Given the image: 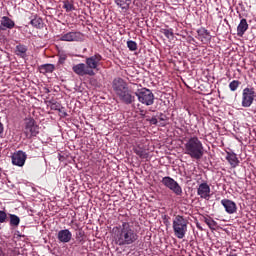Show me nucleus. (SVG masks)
Here are the masks:
<instances>
[{"instance_id":"obj_1","label":"nucleus","mask_w":256,"mask_h":256,"mask_svg":"<svg viewBox=\"0 0 256 256\" xmlns=\"http://www.w3.org/2000/svg\"><path fill=\"white\" fill-rule=\"evenodd\" d=\"M112 235L116 245L119 247H127L135 245L139 241V232L135 226L129 222H122L112 229Z\"/></svg>"},{"instance_id":"obj_2","label":"nucleus","mask_w":256,"mask_h":256,"mask_svg":"<svg viewBox=\"0 0 256 256\" xmlns=\"http://www.w3.org/2000/svg\"><path fill=\"white\" fill-rule=\"evenodd\" d=\"M103 61V56L101 54L96 53L93 56L87 57L85 59V63L75 64L72 67L73 73L78 75V77H95V71H99V65Z\"/></svg>"},{"instance_id":"obj_3","label":"nucleus","mask_w":256,"mask_h":256,"mask_svg":"<svg viewBox=\"0 0 256 256\" xmlns=\"http://www.w3.org/2000/svg\"><path fill=\"white\" fill-rule=\"evenodd\" d=\"M112 89L121 103H124L125 105H132L135 101L133 91L129 89V84H127L123 78H115L112 82Z\"/></svg>"},{"instance_id":"obj_4","label":"nucleus","mask_w":256,"mask_h":256,"mask_svg":"<svg viewBox=\"0 0 256 256\" xmlns=\"http://www.w3.org/2000/svg\"><path fill=\"white\" fill-rule=\"evenodd\" d=\"M184 153L185 155H189V157L195 161H201L203 155H205L203 142H201L197 136L190 137L184 144Z\"/></svg>"},{"instance_id":"obj_5","label":"nucleus","mask_w":256,"mask_h":256,"mask_svg":"<svg viewBox=\"0 0 256 256\" xmlns=\"http://www.w3.org/2000/svg\"><path fill=\"white\" fill-rule=\"evenodd\" d=\"M189 220L182 215H175L172 221V228L177 239H184L187 235Z\"/></svg>"},{"instance_id":"obj_6","label":"nucleus","mask_w":256,"mask_h":256,"mask_svg":"<svg viewBox=\"0 0 256 256\" xmlns=\"http://www.w3.org/2000/svg\"><path fill=\"white\" fill-rule=\"evenodd\" d=\"M39 129V124H37L35 118L27 117L24 119L22 131L26 139H33V137H37Z\"/></svg>"},{"instance_id":"obj_7","label":"nucleus","mask_w":256,"mask_h":256,"mask_svg":"<svg viewBox=\"0 0 256 256\" xmlns=\"http://www.w3.org/2000/svg\"><path fill=\"white\" fill-rule=\"evenodd\" d=\"M136 97H138V101L142 103V105L151 106L155 103V94L150 89L141 88L137 92H135Z\"/></svg>"},{"instance_id":"obj_8","label":"nucleus","mask_w":256,"mask_h":256,"mask_svg":"<svg viewBox=\"0 0 256 256\" xmlns=\"http://www.w3.org/2000/svg\"><path fill=\"white\" fill-rule=\"evenodd\" d=\"M255 99H256L255 88L246 87L242 91L241 106L245 108H249L251 107V105H253V101H255Z\"/></svg>"},{"instance_id":"obj_9","label":"nucleus","mask_w":256,"mask_h":256,"mask_svg":"<svg viewBox=\"0 0 256 256\" xmlns=\"http://www.w3.org/2000/svg\"><path fill=\"white\" fill-rule=\"evenodd\" d=\"M161 183L164 185V187L170 189V191H172V193H174L178 197H181V195H183V188H181V185H179V183L175 181V179L166 176L162 178Z\"/></svg>"},{"instance_id":"obj_10","label":"nucleus","mask_w":256,"mask_h":256,"mask_svg":"<svg viewBox=\"0 0 256 256\" xmlns=\"http://www.w3.org/2000/svg\"><path fill=\"white\" fill-rule=\"evenodd\" d=\"M83 33L72 31L63 33L59 36V41H66V42H75V41H83Z\"/></svg>"},{"instance_id":"obj_11","label":"nucleus","mask_w":256,"mask_h":256,"mask_svg":"<svg viewBox=\"0 0 256 256\" xmlns=\"http://www.w3.org/2000/svg\"><path fill=\"white\" fill-rule=\"evenodd\" d=\"M197 196L200 197V199H206V201L211 199V187L207 182L198 185Z\"/></svg>"},{"instance_id":"obj_12","label":"nucleus","mask_w":256,"mask_h":256,"mask_svg":"<svg viewBox=\"0 0 256 256\" xmlns=\"http://www.w3.org/2000/svg\"><path fill=\"white\" fill-rule=\"evenodd\" d=\"M12 164L17 167H23L25 165V161H27V154L22 150H19L12 154Z\"/></svg>"},{"instance_id":"obj_13","label":"nucleus","mask_w":256,"mask_h":256,"mask_svg":"<svg viewBox=\"0 0 256 256\" xmlns=\"http://www.w3.org/2000/svg\"><path fill=\"white\" fill-rule=\"evenodd\" d=\"M221 205L222 207H224L226 213H228V215H233L235 213H237V204L235 202H233L230 199H222L221 200Z\"/></svg>"},{"instance_id":"obj_14","label":"nucleus","mask_w":256,"mask_h":256,"mask_svg":"<svg viewBox=\"0 0 256 256\" xmlns=\"http://www.w3.org/2000/svg\"><path fill=\"white\" fill-rule=\"evenodd\" d=\"M132 149L140 159H146V161L149 160V150L146 149L142 144H136Z\"/></svg>"},{"instance_id":"obj_15","label":"nucleus","mask_w":256,"mask_h":256,"mask_svg":"<svg viewBox=\"0 0 256 256\" xmlns=\"http://www.w3.org/2000/svg\"><path fill=\"white\" fill-rule=\"evenodd\" d=\"M57 239L59 243H69L73 239V233L69 229H63L58 231Z\"/></svg>"},{"instance_id":"obj_16","label":"nucleus","mask_w":256,"mask_h":256,"mask_svg":"<svg viewBox=\"0 0 256 256\" xmlns=\"http://www.w3.org/2000/svg\"><path fill=\"white\" fill-rule=\"evenodd\" d=\"M197 33L202 43H209V41H211V33L209 32V30L202 27L197 30Z\"/></svg>"},{"instance_id":"obj_17","label":"nucleus","mask_w":256,"mask_h":256,"mask_svg":"<svg viewBox=\"0 0 256 256\" xmlns=\"http://www.w3.org/2000/svg\"><path fill=\"white\" fill-rule=\"evenodd\" d=\"M249 29V24L247 23V19L242 18L240 20V23L237 26V36L243 37L245 35V32Z\"/></svg>"},{"instance_id":"obj_18","label":"nucleus","mask_w":256,"mask_h":256,"mask_svg":"<svg viewBox=\"0 0 256 256\" xmlns=\"http://www.w3.org/2000/svg\"><path fill=\"white\" fill-rule=\"evenodd\" d=\"M15 27V21L7 16H3L1 19V29L5 31V29H13Z\"/></svg>"},{"instance_id":"obj_19","label":"nucleus","mask_w":256,"mask_h":256,"mask_svg":"<svg viewBox=\"0 0 256 256\" xmlns=\"http://www.w3.org/2000/svg\"><path fill=\"white\" fill-rule=\"evenodd\" d=\"M27 51L28 48L25 44H18L15 49V55H17V57L25 59V57H27Z\"/></svg>"},{"instance_id":"obj_20","label":"nucleus","mask_w":256,"mask_h":256,"mask_svg":"<svg viewBox=\"0 0 256 256\" xmlns=\"http://www.w3.org/2000/svg\"><path fill=\"white\" fill-rule=\"evenodd\" d=\"M226 160L231 165V167H237V165H239V158H237V154L234 152H227Z\"/></svg>"},{"instance_id":"obj_21","label":"nucleus","mask_w":256,"mask_h":256,"mask_svg":"<svg viewBox=\"0 0 256 256\" xmlns=\"http://www.w3.org/2000/svg\"><path fill=\"white\" fill-rule=\"evenodd\" d=\"M63 9H65L66 13H71V11H76L75 2L73 0H64Z\"/></svg>"},{"instance_id":"obj_22","label":"nucleus","mask_w":256,"mask_h":256,"mask_svg":"<svg viewBox=\"0 0 256 256\" xmlns=\"http://www.w3.org/2000/svg\"><path fill=\"white\" fill-rule=\"evenodd\" d=\"M203 221L204 223H206V225H208L209 229H211V231H215L217 229V221H214L212 217L210 216H204L203 217Z\"/></svg>"},{"instance_id":"obj_23","label":"nucleus","mask_w":256,"mask_h":256,"mask_svg":"<svg viewBox=\"0 0 256 256\" xmlns=\"http://www.w3.org/2000/svg\"><path fill=\"white\" fill-rule=\"evenodd\" d=\"M40 73H43V75L47 73H53L55 71V65L53 64H44L39 67Z\"/></svg>"},{"instance_id":"obj_24","label":"nucleus","mask_w":256,"mask_h":256,"mask_svg":"<svg viewBox=\"0 0 256 256\" xmlns=\"http://www.w3.org/2000/svg\"><path fill=\"white\" fill-rule=\"evenodd\" d=\"M8 219H10L11 227H19V223H21V218L15 214H8Z\"/></svg>"},{"instance_id":"obj_25","label":"nucleus","mask_w":256,"mask_h":256,"mask_svg":"<svg viewBox=\"0 0 256 256\" xmlns=\"http://www.w3.org/2000/svg\"><path fill=\"white\" fill-rule=\"evenodd\" d=\"M116 5L120 7V9L127 11L131 5V0H114Z\"/></svg>"},{"instance_id":"obj_26","label":"nucleus","mask_w":256,"mask_h":256,"mask_svg":"<svg viewBox=\"0 0 256 256\" xmlns=\"http://www.w3.org/2000/svg\"><path fill=\"white\" fill-rule=\"evenodd\" d=\"M31 25L32 27H35L36 29H43V19L40 17H35L34 19L31 20Z\"/></svg>"},{"instance_id":"obj_27","label":"nucleus","mask_w":256,"mask_h":256,"mask_svg":"<svg viewBox=\"0 0 256 256\" xmlns=\"http://www.w3.org/2000/svg\"><path fill=\"white\" fill-rule=\"evenodd\" d=\"M76 241L80 245H83L85 243V231L80 229L76 232Z\"/></svg>"},{"instance_id":"obj_28","label":"nucleus","mask_w":256,"mask_h":256,"mask_svg":"<svg viewBox=\"0 0 256 256\" xmlns=\"http://www.w3.org/2000/svg\"><path fill=\"white\" fill-rule=\"evenodd\" d=\"M9 221V214L5 210H0V223H7Z\"/></svg>"},{"instance_id":"obj_29","label":"nucleus","mask_w":256,"mask_h":256,"mask_svg":"<svg viewBox=\"0 0 256 256\" xmlns=\"http://www.w3.org/2000/svg\"><path fill=\"white\" fill-rule=\"evenodd\" d=\"M161 33H163V35H165V37L167 39H173L174 34H173V28L170 29H162Z\"/></svg>"},{"instance_id":"obj_30","label":"nucleus","mask_w":256,"mask_h":256,"mask_svg":"<svg viewBox=\"0 0 256 256\" xmlns=\"http://www.w3.org/2000/svg\"><path fill=\"white\" fill-rule=\"evenodd\" d=\"M239 85H241V82L239 80H233L229 83L230 91H236L237 89H239Z\"/></svg>"},{"instance_id":"obj_31","label":"nucleus","mask_w":256,"mask_h":256,"mask_svg":"<svg viewBox=\"0 0 256 256\" xmlns=\"http://www.w3.org/2000/svg\"><path fill=\"white\" fill-rule=\"evenodd\" d=\"M50 109L52 111H61V104L59 102L49 101Z\"/></svg>"},{"instance_id":"obj_32","label":"nucleus","mask_w":256,"mask_h":256,"mask_svg":"<svg viewBox=\"0 0 256 256\" xmlns=\"http://www.w3.org/2000/svg\"><path fill=\"white\" fill-rule=\"evenodd\" d=\"M127 47L130 51H137V42L130 40L127 42Z\"/></svg>"},{"instance_id":"obj_33","label":"nucleus","mask_w":256,"mask_h":256,"mask_svg":"<svg viewBox=\"0 0 256 256\" xmlns=\"http://www.w3.org/2000/svg\"><path fill=\"white\" fill-rule=\"evenodd\" d=\"M146 121H148L150 125H157V123H159L157 117L147 118Z\"/></svg>"},{"instance_id":"obj_34","label":"nucleus","mask_w":256,"mask_h":256,"mask_svg":"<svg viewBox=\"0 0 256 256\" xmlns=\"http://www.w3.org/2000/svg\"><path fill=\"white\" fill-rule=\"evenodd\" d=\"M140 115H141V117H143V119H145V117H146V116H145V110H141V111H140Z\"/></svg>"},{"instance_id":"obj_35","label":"nucleus","mask_w":256,"mask_h":256,"mask_svg":"<svg viewBox=\"0 0 256 256\" xmlns=\"http://www.w3.org/2000/svg\"><path fill=\"white\" fill-rule=\"evenodd\" d=\"M65 59H67L65 56H61L59 62L63 63L65 61Z\"/></svg>"},{"instance_id":"obj_36","label":"nucleus","mask_w":256,"mask_h":256,"mask_svg":"<svg viewBox=\"0 0 256 256\" xmlns=\"http://www.w3.org/2000/svg\"><path fill=\"white\" fill-rule=\"evenodd\" d=\"M3 133V124L0 122V135Z\"/></svg>"},{"instance_id":"obj_37","label":"nucleus","mask_w":256,"mask_h":256,"mask_svg":"<svg viewBox=\"0 0 256 256\" xmlns=\"http://www.w3.org/2000/svg\"><path fill=\"white\" fill-rule=\"evenodd\" d=\"M46 93H51V90H49L48 88H46Z\"/></svg>"},{"instance_id":"obj_38","label":"nucleus","mask_w":256,"mask_h":256,"mask_svg":"<svg viewBox=\"0 0 256 256\" xmlns=\"http://www.w3.org/2000/svg\"><path fill=\"white\" fill-rule=\"evenodd\" d=\"M227 256H237V254H228Z\"/></svg>"},{"instance_id":"obj_39","label":"nucleus","mask_w":256,"mask_h":256,"mask_svg":"<svg viewBox=\"0 0 256 256\" xmlns=\"http://www.w3.org/2000/svg\"><path fill=\"white\" fill-rule=\"evenodd\" d=\"M160 121H165V118H160Z\"/></svg>"},{"instance_id":"obj_40","label":"nucleus","mask_w":256,"mask_h":256,"mask_svg":"<svg viewBox=\"0 0 256 256\" xmlns=\"http://www.w3.org/2000/svg\"><path fill=\"white\" fill-rule=\"evenodd\" d=\"M164 219H167V216H164Z\"/></svg>"}]
</instances>
